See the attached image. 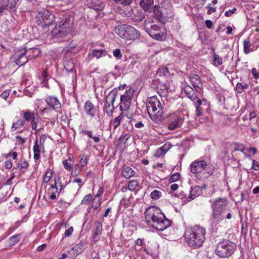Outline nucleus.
Masks as SVG:
<instances>
[{"instance_id": "obj_45", "label": "nucleus", "mask_w": 259, "mask_h": 259, "mask_svg": "<svg viewBox=\"0 0 259 259\" xmlns=\"http://www.w3.org/2000/svg\"><path fill=\"white\" fill-rule=\"evenodd\" d=\"M235 90L239 94H241L244 91L243 84L241 82H238L235 87Z\"/></svg>"}, {"instance_id": "obj_55", "label": "nucleus", "mask_w": 259, "mask_h": 259, "mask_svg": "<svg viewBox=\"0 0 259 259\" xmlns=\"http://www.w3.org/2000/svg\"><path fill=\"white\" fill-rule=\"evenodd\" d=\"M251 74H252L254 79H257L259 78V75L257 73V69L255 68H253L251 69Z\"/></svg>"}, {"instance_id": "obj_39", "label": "nucleus", "mask_w": 259, "mask_h": 259, "mask_svg": "<svg viewBox=\"0 0 259 259\" xmlns=\"http://www.w3.org/2000/svg\"><path fill=\"white\" fill-rule=\"evenodd\" d=\"M93 201V203L92 205V207H93L95 209L98 210V211L100 210V206L101 204V198H99V199H97L96 200Z\"/></svg>"}, {"instance_id": "obj_18", "label": "nucleus", "mask_w": 259, "mask_h": 259, "mask_svg": "<svg viewBox=\"0 0 259 259\" xmlns=\"http://www.w3.org/2000/svg\"><path fill=\"white\" fill-rule=\"evenodd\" d=\"M89 7L96 11L102 10L105 6V4L100 0H87Z\"/></svg>"}, {"instance_id": "obj_35", "label": "nucleus", "mask_w": 259, "mask_h": 259, "mask_svg": "<svg viewBox=\"0 0 259 259\" xmlns=\"http://www.w3.org/2000/svg\"><path fill=\"white\" fill-rule=\"evenodd\" d=\"M93 200H94V199L93 198L92 195L91 194H89L85 195L83 197V198L82 199V200L81 202V204L89 205L91 203V202Z\"/></svg>"}, {"instance_id": "obj_48", "label": "nucleus", "mask_w": 259, "mask_h": 259, "mask_svg": "<svg viewBox=\"0 0 259 259\" xmlns=\"http://www.w3.org/2000/svg\"><path fill=\"white\" fill-rule=\"evenodd\" d=\"M178 181V172L173 174L169 179V182L172 183Z\"/></svg>"}, {"instance_id": "obj_7", "label": "nucleus", "mask_w": 259, "mask_h": 259, "mask_svg": "<svg viewBox=\"0 0 259 259\" xmlns=\"http://www.w3.org/2000/svg\"><path fill=\"white\" fill-rule=\"evenodd\" d=\"M236 249L235 243L229 240H225L218 244L215 252L219 257L226 258L230 256Z\"/></svg>"}, {"instance_id": "obj_15", "label": "nucleus", "mask_w": 259, "mask_h": 259, "mask_svg": "<svg viewBox=\"0 0 259 259\" xmlns=\"http://www.w3.org/2000/svg\"><path fill=\"white\" fill-rule=\"evenodd\" d=\"M168 128L170 130H173L178 125V114L174 112L169 114L167 117Z\"/></svg>"}, {"instance_id": "obj_4", "label": "nucleus", "mask_w": 259, "mask_h": 259, "mask_svg": "<svg viewBox=\"0 0 259 259\" xmlns=\"http://www.w3.org/2000/svg\"><path fill=\"white\" fill-rule=\"evenodd\" d=\"M191 171L199 179L207 178L214 172L213 167L204 160H195L191 164Z\"/></svg>"}, {"instance_id": "obj_49", "label": "nucleus", "mask_w": 259, "mask_h": 259, "mask_svg": "<svg viewBox=\"0 0 259 259\" xmlns=\"http://www.w3.org/2000/svg\"><path fill=\"white\" fill-rule=\"evenodd\" d=\"M206 8L207 9H208V11H207V14L208 15H210L212 13L215 12L216 11H217L215 8L211 7V5L210 4L208 5L207 6Z\"/></svg>"}, {"instance_id": "obj_51", "label": "nucleus", "mask_w": 259, "mask_h": 259, "mask_svg": "<svg viewBox=\"0 0 259 259\" xmlns=\"http://www.w3.org/2000/svg\"><path fill=\"white\" fill-rule=\"evenodd\" d=\"M63 163L64 167V168L65 169H66L67 170H68L69 171L71 170V163H69L68 162V160L65 159V160H63Z\"/></svg>"}, {"instance_id": "obj_54", "label": "nucleus", "mask_w": 259, "mask_h": 259, "mask_svg": "<svg viewBox=\"0 0 259 259\" xmlns=\"http://www.w3.org/2000/svg\"><path fill=\"white\" fill-rule=\"evenodd\" d=\"M253 165L251 167L252 169L255 170H258L259 169V164L254 159H252Z\"/></svg>"}, {"instance_id": "obj_58", "label": "nucleus", "mask_w": 259, "mask_h": 259, "mask_svg": "<svg viewBox=\"0 0 259 259\" xmlns=\"http://www.w3.org/2000/svg\"><path fill=\"white\" fill-rule=\"evenodd\" d=\"M80 133H83L84 134H87L90 138H92L93 137V132L92 131H85L82 130L80 132Z\"/></svg>"}, {"instance_id": "obj_20", "label": "nucleus", "mask_w": 259, "mask_h": 259, "mask_svg": "<svg viewBox=\"0 0 259 259\" xmlns=\"http://www.w3.org/2000/svg\"><path fill=\"white\" fill-rule=\"evenodd\" d=\"M19 0H0V3L4 8V10L14 11L17 2Z\"/></svg>"}, {"instance_id": "obj_61", "label": "nucleus", "mask_w": 259, "mask_h": 259, "mask_svg": "<svg viewBox=\"0 0 259 259\" xmlns=\"http://www.w3.org/2000/svg\"><path fill=\"white\" fill-rule=\"evenodd\" d=\"M9 96V91L6 90L3 93L1 94V97L4 99H6Z\"/></svg>"}, {"instance_id": "obj_22", "label": "nucleus", "mask_w": 259, "mask_h": 259, "mask_svg": "<svg viewBox=\"0 0 259 259\" xmlns=\"http://www.w3.org/2000/svg\"><path fill=\"white\" fill-rule=\"evenodd\" d=\"M108 55V52L105 50L103 49H93L91 53L89 54V56L92 58H96L99 59L103 56H106Z\"/></svg>"}, {"instance_id": "obj_21", "label": "nucleus", "mask_w": 259, "mask_h": 259, "mask_svg": "<svg viewBox=\"0 0 259 259\" xmlns=\"http://www.w3.org/2000/svg\"><path fill=\"white\" fill-rule=\"evenodd\" d=\"M95 230L94 232V241H97L100 239V235L102 232V224L99 221H96L94 223Z\"/></svg>"}, {"instance_id": "obj_60", "label": "nucleus", "mask_w": 259, "mask_h": 259, "mask_svg": "<svg viewBox=\"0 0 259 259\" xmlns=\"http://www.w3.org/2000/svg\"><path fill=\"white\" fill-rule=\"evenodd\" d=\"M168 90L170 92L175 91V88L173 85V81H171L168 83V86L167 87Z\"/></svg>"}, {"instance_id": "obj_63", "label": "nucleus", "mask_w": 259, "mask_h": 259, "mask_svg": "<svg viewBox=\"0 0 259 259\" xmlns=\"http://www.w3.org/2000/svg\"><path fill=\"white\" fill-rule=\"evenodd\" d=\"M196 115L197 116H200L202 115V109L200 107L196 106Z\"/></svg>"}, {"instance_id": "obj_47", "label": "nucleus", "mask_w": 259, "mask_h": 259, "mask_svg": "<svg viewBox=\"0 0 259 259\" xmlns=\"http://www.w3.org/2000/svg\"><path fill=\"white\" fill-rule=\"evenodd\" d=\"M103 191H104V189L103 187H100L98 191V193L97 194H96V195L95 196L94 199V200L95 201L97 199H99V198H101L102 199V196L103 195Z\"/></svg>"}, {"instance_id": "obj_53", "label": "nucleus", "mask_w": 259, "mask_h": 259, "mask_svg": "<svg viewBox=\"0 0 259 259\" xmlns=\"http://www.w3.org/2000/svg\"><path fill=\"white\" fill-rule=\"evenodd\" d=\"M256 113L255 112H251L249 114V117H250V121H255L256 122L258 120V117H256Z\"/></svg>"}, {"instance_id": "obj_38", "label": "nucleus", "mask_w": 259, "mask_h": 259, "mask_svg": "<svg viewBox=\"0 0 259 259\" xmlns=\"http://www.w3.org/2000/svg\"><path fill=\"white\" fill-rule=\"evenodd\" d=\"M235 151H239L243 152L247 157H249V155L244 152L245 147L243 144L235 143Z\"/></svg>"}, {"instance_id": "obj_1", "label": "nucleus", "mask_w": 259, "mask_h": 259, "mask_svg": "<svg viewBox=\"0 0 259 259\" xmlns=\"http://www.w3.org/2000/svg\"><path fill=\"white\" fill-rule=\"evenodd\" d=\"M144 214L146 223L158 231H163L170 225V221L156 206L148 207Z\"/></svg>"}, {"instance_id": "obj_12", "label": "nucleus", "mask_w": 259, "mask_h": 259, "mask_svg": "<svg viewBox=\"0 0 259 259\" xmlns=\"http://www.w3.org/2000/svg\"><path fill=\"white\" fill-rule=\"evenodd\" d=\"M201 193V190L199 186H196L191 189L190 193L187 198L184 197L186 194H184L183 193L179 194V197L182 196L181 199L182 200V204L184 205V203L186 202V200H187V202L190 201L191 200L194 199L195 197L200 195Z\"/></svg>"}, {"instance_id": "obj_56", "label": "nucleus", "mask_w": 259, "mask_h": 259, "mask_svg": "<svg viewBox=\"0 0 259 259\" xmlns=\"http://www.w3.org/2000/svg\"><path fill=\"white\" fill-rule=\"evenodd\" d=\"M12 162L11 160H7L5 162V168L7 169H10L12 167Z\"/></svg>"}, {"instance_id": "obj_6", "label": "nucleus", "mask_w": 259, "mask_h": 259, "mask_svg": "<svg viewBox=\"0 0 259 259\" xmlns=\"http://www.w3.org/2000/svg\"><path fill=\"white\" fill-rule=\"evenodd\" d=\"M226 200L223 198H218L212 203V212L210 221L212 225L219 223L224 219L223 213L226 209Z\"/></svg>"}, {"instance_id": "obj_59", "label": "nucleus", "mask_w": 259, "mask_h": 259, "mask_svg": "<svg viewBox=\"0 0 259 259\" xmlns=\"http://www.w3.org/2000/svg\"><path fill=\"white\" fill-rule=\"evenodd\" d=\"M47 139V136L45 135H42L40 137V139L38 142L39 143L44 145L45 142Z\"/></svg>"}, {"instance_id": "obj_44", "label": "nucleus", "mask_w": 259, "mask_h": 259, "mask_svg": "<svg viewBox=\"0 0 259 259\" xmlns=\"http://www.w3.org/2000/svg\"><path fill=\"white\" fill-rule=\"evenodd\" d=\"M53 176V172L52 171H48L44 177V182L47 183L51 180Z\"/></svg>"}, {"instance_id": "obj_40", "label": "nucleus", "mask_w": 259, "mask_h": 259, "mask_svg": "<svg viewBox=\"0 0 259 259\" xmlns=\"http://www.w3.org/2000/svg\"><path fill=\"white\" fill-rule=\"evenodd\" d=\"M138 185V182L136 180H132L129 182L128 189L131 191H134Z\"/></svg>"}, {"instance_id": "obj_5", "label": "nucleus", "mask_w": 259, "mask_h": 259, "mask_svg": "<svg viewBox=\"0 0 259 259\" xmlns=\"http://www.w3.org/2000/svg\"><path fill=\"white\" fill-rule=\"evenodd\" d=\"M148 113L153 121L160 120L164 110L159 100L156 96L149 98L146 103Z\"/></svg>"}, {"instance_id": "obj_29", "label": "nucleus", "mask_w": 259, "mask_h": 259, "mask_svg": "<svg viewBox=\"0 0 259 259\" xmlns=\"http://www.w3.org/2000/svg\"><path fill=\"white\" fill-rule=\"evenodd\" d=\"M168 200L171 204L176 205L177 204V199L178 198V194L174 191H167Z\"/></svg>"}, {"instance_id": "obj_19", "label": "nucleus", "mask_w": 259, "mask_h": 259, "mask_svg": "<svg viewBox=\"0 0 259 259\" xmlns=\"http://www.w3.org/2000/svg\"><path fill=\"white\" fill-rule=\"evenodd\" d=\"M46 101L47 104L54 109H60L61 107V104L56 97L49 96L46 99Z\"/></svg>"}, {"instance_id": "obj_3", "label": "nucleus", "mask_w": 259, "mask_h": 259, "mask_svg": "<svg viewBox=\"0 0 259 259\" xmlns=\"http://www.w3.org/2000/svg\"><path fill=\"white\" fill-rule=\"evenodd\" d=\"M73 20V18L70 15L63 16L51 31L53 36L55 38H60L69 34L72 30Z\"/></svg>"}, {"instance_id": "obj_28", "label": "nucleus", "mask_w": 259, "mask_h": 259, "mask_svg": "<svg viewBox=\"0 0 259 259\" xmlns=\"http://www.w3.org/2000/svg\"><path fill=\"white\" fill-rule=\"evenodd\" d=\"M211 50L213 52V64L214 66L218 67L223 64L222 58L215 52L214 48H212Z\"/></svg>"}, {"instance_id": "obj_41", "label": "nucleus", "mask_w": 259, "mask_h": 259, "mask_svg": "<svg viewBox=\"0 0 259 259\" xmlns=\"http://www.w3.org/2000/svg\"><path fill=\"white\" fill-rule=\"evenodd\" d=\"M150 196L152 199L156 200L161 197V193L159 191L154 190L151 193Z\"/></svg>"}, {"instance_id": "obj_50", "label": "nucleus", "mask_w": 259, "mask_h": 259, "mask_svg": "<svg viewBox=\"0 0 259 259\" xmlns=\"http://www.w3.org/2000/svg\"><path fill=\"white\" fill-rule=\"evenodd\" d=\"M115 3H120L121 4H123L124 5H130L133 0H114Z\"/></svg>"}, {"instance_id": "obj_9", "label": "nucleus", "mask_w": 259, "mask_h": 259, "mask_svg": "<svg viewBox=\"0 0 259 259\" xmlns=\"http://www.w3.org/2000/svg\"><path fill=\"white\" fill-rule=\"evenodd\" d=\"M140 5L146 12H151L153 11L157 18L161 21L169 17L163 12L165 10L162 9V7H153V0H141Z\"/></svg>"}, {"instance_id": "obj_62", "label": "nucleus", "mask_w": 259, "mask_h": 259, "mask_svg": "<svg viewBox=\"0 0 259 259\" xmlns=\"http://www.w3.org/2000/svg\"><path fill=\"white\" fill-rule=\"evenodd\" d=\"M38 118H35L33 119L31 121V128L32 130H35L36 128V125L37 122Z\"/></svg>"}, {"instance_id": "obj_64", "label": "nucleus", "mask_w": 259, "mask_h": 259, "mask_svg": "<svg viewBox=\"0 0 259 259\" xmlns=\"http://www.w3.org/2000/svg\"><path fill=\"white\" fill-rule=\"evenodd\" d=\"M178 189V185L177 184H172L170 187V189L168 190L167 191H175Z\"/></svg>"}, {"instance_id": "obj_8", "label": "nucleus", "mask_w": 259, "mask_h": 259, "mask_svg": "<svg viewBox=\"0 0 259 259\" xmlns=\"http://www.w3.org/2000/svg\"><path fill=\"white\" fill-rule=\"evenodd\" d=\"M115 31L120 37L125 40L136 39L140 34L134 27L126 24L117 26Z\"/></svg>"}, {"instance_id": "obj_14", "label": "nucleus", "mask_w": 259, "mask_h": 259, "mask_svg": "<svg viewBox=\"0 0 259 259\" xmlns=\"http://www.w3.org/2000/svg\"><path fill=\"white\" fill-rule=\"evenodd\" d=\"M134 92V90L130 88L120 97V103L121 104H123L126 108H129L133 96Z\"/></svg>"}, {"instance_id": "obj_10", "label": "nucleus", "mask_w": 259, "mask_h": 259, "mask_svg": "<svg viewBox=\"0 0 259 259\" xmlns=\"http://www.w3.org/2000/svg\"><path fill=\"white\" fill-rule=\"evenodd\" d=\"M55 15L47 9H42L37 12L35 17L36 24L41 27L51 25L55 21Z\"/></svg>"}, {"instance_id": "obj_42", "label": "nucleus", "mask_w": 259, "mask_h": 259, "mask_svg": "<svg viewBox=\"0 0 259 259\" xmlns=\"http://www.w3.org/2000/svg\"><path fill=\"white\" fill-rule=\"evenodd\" d=\"M131 134L129 133H123L120 137L121 142L126 143V141L131 138Z\"/></svg>"}, {"instance_id": "obj_30", "label": "nucleus", "mask_w": 259, "mask_h": 259, "mask_svg": "<svg viewBox=\"0 0 259 259\" xmlns=\"http://www.w3.org/2000/svg\"><path fill=\"white\" fill-rule=\"evenodd\" d=\"M123 177L126 179H130L135 175V171L130 167H126L122 171Z\"/></svg>"}, {"instance_id": "obj_13", "label": "nucleus", "mask_w": 259, "mask_h": 259, "mask_svg": "<svg viewBox=\"0 0 259 259\" xmlns=\"http://www.w3.org/2000/svg\"><path fill=\"white\" fill-rule=\"evenodd\" d=\"M27 50H19L15 54V61L16 64L21 66L25 65L28 61L26 56Z\"/></svg>"}, {"instance_id": "obj_24", "label": "nucleus", "mask_w": 259, "mask_h": 259, "mask_svg": "<svg viewBox=\"0 0 259 259\" xmlns=\"http://www.w3.org/2000/svg\"><path fill=\"white\" fill-rule=\"evenodd\" d=\"M194 89H193L190 85H186L183 89V91L184 92L187 96L190 98L191 100L194 101L197 98Z\"/></svg>"}, {"instance_id": "obj_52", "label": "nucleus", "mask_w": 259, "mask_h": 259, "mask_svg": "<svg viewBox=\"0 0 259 259\" xmlns=\"http://www.w3.org/2000/svg\"><path fill=\"white\" fill-rule=\"evenodd\" d=\"M237 11L236 8H234L232 10H229V11H226L225 13V15L226 17H230L233 14H234Z\"/></svg>"}, {"instance_id": "obj_57", "label": "nucleus", "mask_w": 259, "mask_h": 259, "mask_svg": "<svg viewBox=\"0 0 259 259\" xmlns=\"http://www.w3.org/2000/svg\"><path fill=\"white\" fill-rule=\"evenodd\" d=\"M73 231V227H70L68 229L66 230L65 231V233H64L65 236V237L70 236L72 234Z\"/></svg>"}, {"instance_id": "obj_27", "label": "nucleus", "mask_w": 259, "mask_h": 259, "mask_svg": "<svg viewBox=\"0 0 259 259\" xmlns=\"http://www.w3.org/2000/svg\"><path fill=\"white\" fill-rule=\"evenodd\" d=\"M243 51L245 54H248L252 50L253 46L250 41V38L248 37L243 41Z\"/></svg>"}, {"instance_id": "obj_17", "label": "nucleus", "mask_w": 259, "mask_h": 259, "mask_svg": "<svg viewBox=\"0 0 259 259\" xmlns=\"http://www.w3.org/2000/svg\"><path fill=\"white\" fill-rule=\"evenodd\" d=\"M190 80L194 90L199 92L202 87V83L199 76L197 75H193L190 77Z\"/></svg>"}, {"instance_id": "obj_33", "label": "nucleus", "mask_w": 259, "mask_h": 259, "mask_svg": "<svg viewBox=\"0 0 259 259\" xmlns=\"http://www.w3.org/2000/svg\"><path fill=\"white\" fill-rule=\"evenodd\" d=\"M24 125V121L21 119H18L17 121L15 122H13L12 126V131H14L15 130L18 129L20 127H22Z\"/></svg>"}, {"instance_id": "obj_46", "label": "nucleus", "mask_w": 259, "mask_h": 259, "mask_svg": "<svg viewBox=\"0 0 259 259\" xmlns=\"http://www.w3.org/2000/svg\"><path fill=\"white\" fill-rule=\"evenodd\" d=\"M88 161V157L85 155H82L80 160L79 163L80 164L81 167H84L87 163Z\"/></svg>"}, {"instance_id": "obj_37", "label": "nucleus", "mask_w": 259, "mask_h": 259, "mask_svg": "<svg viewBox=\"0 0 259 259\" xmlns=\"http://www.w3.org/2000/svg\"><path fill=\"white\" fill-rule=\"evenodd\" d=\"M74 67V63L73 60L70 59L67 61L64 62V67L68 72H71Z\"/></svg>"}, {"instance_id": "obj_36", "label": "nucleus", "mask_w": 259, "mask_h": 259, "mask_svg": "<svg viewBox=\"0 0 259 259\" xmlns=\"http://www.w3.org/2000/svg\"><path fill=\"white\" fill-rule=\"evenodd\" d=\"M166 146V145H164L162 147L159 148L154 154V156L156 157H160L164 155L167 151Z\"/></svg>"}, {"instance_id": "obj_34", "label": "nucleus", "mask_w": 259, "mask_h": 259, "mask_svg": "<svg viewBox=\"0 0 259 259\" xmlns=\"http://www.w3.org/2000/svg\"><path fill=\"white\" fill-rule=\"evenodd\" d=\"M123 113H121L119 116L116 117L112 122L114 129L117 128L120 124L121 120L123 118Z\"/></svg>"}, {"instance_id": "obj_43", "label": "nucleus", "mask_w": 259, "mask_h": 259, "mask_svg": "<svg viewBox=\"0 0 259 259\" xmlns=\"http://www.w3.org/2000/svg\"><path fill=\"white\" fill-rule=\"evenodd\" d=\"M113 55L117 59H121L122 57V55L119 49H115L113 52Z\"/></svg>"}, {"instance_id": "obj_26", "label": "nucleus", "mask_w": 259, "mask_h": 259, "mask_svg": "<svg viewBox=\"0 0 259 259\" xmlns=\"http://www.w3.org/2000/svg\"><path fill=\"white\" fill-rule=\"evenodd\" d=\"M117 95V90L116 89L112 90L108 94L106 98V103L113 104L115 98Z\"/></svg>"}, {"instance_id": "obj_23", "label": "nucleus", "mask_w": 259, "mask_h": 259, "mask_svg": "<svg viewBox=\"0 0 259 259\" xmlns=\"http://www.w3.org/2000/svg\"><path fill=\"white\" fill-rule=\"evenodd\" d=\"M84 110L88 115H90L92 117L95 116V109L94 105L91 101L88 100L85 103Z\"/></svg>"}, {"instance_id": "obj_32", "label": "nucleus", "mask_w": 259, "mask_h": 259, "mask_svg": "<svg viewBox=\"0 0 259 259\" xmlns=\"http://www.w3.org/2000/svg\"><path fill=\"white\" fill-rule=\"evenodd\" d=\"M115 108L114 105L108 103H105V110L108 116H112Z\"/></svg>"}, {"instance_id": "obj_25", "label": "nucleus", "mask_w": 259, "mask_h": 259, "mask_svg": "<svg viewBox=\"0 0 259 259\" xmlns=\"http://www.w3.org/2000/svg\"><path fill=\"white\" fill-rule=\"evenodd\" d=\"M23 117L24 119L27 122L31 121L35 118H38V116L37 113H34L29 110L24 111Z\"/></svg>"}, {"instance_id": "obj_2", "label": "nucleus", "mask_w": 259, "mask_h": 259, "mask_svg": "<svg viewBox=\"0 0 259 259\" xmlns=\"http://www.w3.org/2000/svg\"><path fill=\"white\" fill-rule=\"evenodd\" d=\"M205 229L199 226L186 229L184 237L188 246L193 248L201 246L205 240Z\"/></svg>"}, {"instance_id": "obj_31", "label": "nucleus", "mask_w": 259, "mask_h": 259, "mask_svg": "<svg viewBox=\"0 0 259 259\" xmlns=\"http://www.w3.org/2000/svg\"><path fill=\"white\" fill-rule=\"evenodd\" d=\"M28 166L29 163L24 158H22L18 161L17 168H18L21 172H24L23 169L27 168Z\"/></svg>"}, {"instance_id": "obj_11", "label": "nucleus", "mask_w": 259, "mask_h": 259, "mask_svg": "<svg viewBox=\"0 0 259 259\" xmlns=\"http://www.w3.org/2000/svg\"><path fill=\"white\" fill-rule=\"evenodd\" d=\"M146 32L153 38L157 40H162L164 39L163 32L162 31L161 27L157 25H151L150 27L145 26Z\"/></svg>"}, {"instance_id": "obj_16", "label": "nucleus", "mask_w": 259, "mask_h": 259, "mask_svg": "<svg viewBox=\"0 0 259 259\" xmlns=\"http://www.w3.org/2000/svg\"><path fill=\"white\" fill-rule=\"evenodd\" d=\"M33 150L34 153L33 158L36 161L40 158V152L45 151L44 145L39 143L38 140H36L33 147Z\"/></svg>"}]
</instances>
